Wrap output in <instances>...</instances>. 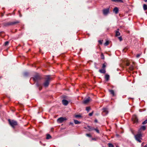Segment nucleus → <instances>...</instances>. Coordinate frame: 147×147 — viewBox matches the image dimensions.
Wrapping results in <instances>:
<instances>
[{"mask_svg":"<svg viewBox=\"0 0 147 147\" xmlns=\"http://www.w3.org/2000/svg\"><path fill=\"white\" fill-rule=\"evenodd\" d=\"M116 147H119V146H117Z\"/></svg>","mask_w":147,"mask_h":147,"instance_id":"47","label":"nucleus"},{"mask_svg":"<svg viewBox=\"0 0 147 147\" xmlns=\"http://www.w3.org/2000/svg\"><path fill=\"white\" fill-rule=\"evenodd\" d=\"M118 38L120 41H121L122 40V38L121 36H120Z\"/></svg>","mask_w":147,"mask_h":147,"instance_id":"33","label":"nucleus"},{"mask_svg":"<svg viewBox=\"0 0 147 147\" xmlns=\"http://www.w3.org/2000/svg\"><path fill=\"white\" fill-rule=\"evenodd\" d=\"M133 65H131L129 67V69L130 70H132L134 69V63H133Z\"/></svg>","mask_w":147,"mask_h":147,"instance_id":"18","label":"nucleus"},{"mask_svg":"<svg viewBox=\"0 0 147 147\" xmlns=\"http://www.w3.org/2000/svg\"><path fill=\"white\" fill-rule=\"evenodd\" d=\"M105 67H106V65H105V64H103L102 65V68H103V69H105Z\"/></svg>","mask_w":147,"mask_h":147,"instance_id":"35","label":"nucleus"},{"mask_svg":"<svg viewBox=\"0 0 147 147\" xmlns=\"http://www.w3.org/2000/svg\"><path fill=\"white\" fill-rule=\"evenodd\" d=\"M19 22H8L6 23L5 24V26H8L10 25H12L14 24H15L17 23H18Z\"/></svg>","mask_w":147,"mask_h":147,"instance_id":"9","label":"nucleus"},{"mask_svg":"<svg viewBox=\"0 0 147 147\" xmlns=\"http://www.w3.org/2000/svg\"><path fill=\"white\" fill-rule=\"evenodd\" d=\"M109 76L108 74H106L105 75V79L107 81H108L109 80Z\"/></svg>","mask_w":147,"mask_h":147,"instance_id":"16","label":"nucleus"},{"mask_svg":"<svg viewBox=\"0 0 147 147\" xmlns=\"http://www.w3.org/2000/svg\"><path fill=\"white\" fill-rule=\"evenodd\" d=\"M66 120L67 119L65 117L64 118L63 117H61L57 119V121L58 122L61 123L63 121H64Z\"/></svg>","mask_w":147,"mask_h":147,"instance_id":"7","label":"nucleus"},{"mask_svg":"<svg viewBox=\"0 0 147 147\" xmlns=\"http://www.w3.org/2000/svg\"><path fill=\"white\" fill-rule=\"evenodd\" d=\"M109 44V42L108 41H107L105 43L104 45L105 46H107Z\"/></svg>","mask_w":147,"mask_h":147,"instance_id":"28","label":"nucleus"},{"mask_svg":"<svg viewBox=\"0 0 147 147\" xmlns=\"http://www.w3.org/2000/svg\"><path fill=\"white\" fill-rule=\"evenodd\" d=\"M36 85H37V86H38V84H36Z\"/></svg>","mask_w":147,"mask_h":147,"instance_id":"45","label":"nucleus"},{"mask_svg":"<svg viewBox=\"0 0 147 147\" xmlns=\"http://www.w3.org/2000/svg\"><path fill=\"white\" fill-rule=\"evenodd\" d=\"M62 102L63 104L64 105H67L68 103V101L67 100L65 99H63L62 100Z\"/></svg>","mask_w":147,"mask_h":147,"instance_id":"11","label":"nucleus"},{"mask_svg":"<svg viewBox=\"0 0 147 147\" xmlns=\"http://www.w3.org/2000/svg\"><path fill=\"white\" fill-rule=\"evenodd\" d=\"M147 123V119L146 120H145L144 122H143L142 124L143 125H144Z\"/></svg>","mask_w":147,"mask_h":147,"instance_id":"27","label":"nucleus"},{"mask_svg":"<svg viewBox=\"0 0 147 147\" xmlns=\"http://www.w3.org/2000/svg\"><path fill=\"white\" fill-rule=\"evenodd\" d=\"M69 124H70V125H74V123H72V122H70V123H69Z\"/></svg>","mask_w":147,"mask_h":147,"instance_id":"40","label":"nucleus"},{"mask_svg":"<svg viewBox=\"0 0 147 147\" xmlns=\"http://www.w3.org/2000/svg\"><path fill=\"white\" fill-rule=\"evenodd\" d=\"M95 121L96 122H97V121L96 120H95Z\"/></svg>","mask_w":147,"mask_h":147,"instance_id":"46","label":"nucleus"},{"mask_svg":"<svg viewBox=\"0 0 147 147\" xmlns=\"http://www.w3.org/2000/svg\"><path fill=\"white\" fill-rule=\"evenodd\" d=\"M94 130H95L98 133H99V130L97 129L94 128Z\"/></svg>","mask_w":147,"mask_h":147,"instance_id":"31","label":"nucleus"},{"mask_svg":"<svg viewBox=\"0 0 147 147\" xmlns=\"http://www.w3.org/2000/svg\"><path fill=\"white\" fill-rule=\"evenodd\" d=\"M74 117L76 118H80V117H81L82 116L81 115H76L74 116Z\"/></svg>","mask_w":147,"mask_h":147,"instance_id":"23","label":"nucleus"},{"mask_svg":"<svg viewBox=\"0 0 147 147\" xmlns=\"http://www.w3.org/2000/svg\"><path fill=\"white\" fill-rule=\"evenodd\" d=\"M102 41L101 40H99L98 41V42L100 44H102Z\"/></svg>","mask_w":147,"mask_h":147,"instance_id":"34","label":"nucleus"},{"mask_svg":"<svg viewBox=\"0 0 147 147\" xmlns=\"http://www.w3.org/2000/svg\"><path fill=\"white\" fill-rule=\"evenodd\" d=\"M52 79L51 77L50 76L48 75L46 76L45 78V82L43 83V85L45 87H47L49 86V82Z\"/></svg>","mask_w":147,"mask_h":147,"instance_id":"1","label":"nucleus"},{"mask_svg":"<svg viewBox=\"0 0 147 147\" xmlns=\"http://www.w3.org/2000/svg\"><path fill=\"white\" fill-rule=\"evenodd\" d=\"M119 29H117V30L115 31V36H118L120 35V33L119 32Z\"/></svg>","mask_w":147,"mask_h":147,"instance_id":"14","label":"nucleus"},{"mask_svg":"<svg viewBox=\"0 0 147 147\" xmlns=\"http://www.w3.org/2000/svg\"><path fill=\"white\" fill-rule=\"evenodd\" d=\"M86 110L88 112H89L90 110V108L89 107H86Z\"/></svg>","mask_w":147,"mask_h":147,"instance_id":"26","label":"nucleus"},{"mask_svg":"<svg viewBox=\"0 0 147 147\" xmlns=\"http://www.w3.org/2000/svg\"><path fill=\"white\" fill-rule=\"evenodd\" d=\"M92 140H96V139L95 138H92Z\"/></svg>","mask_w":147,"mask_h":147,"instance_id":"41","label":"nucleus"},{"mask_svg":"<svg viewBox=\"0 0 147 147\" xmlns=\"http://www.w3.org/2000/svg\"><path fill=\"white\" fill-rule=\"evenodd\" d=\"M99 71L100 73L102 74H105L106 73V70L105 69H100Z\"/></svg>","mask_w":147,"mask_h":147,"instance_id":"13","label":"nucleus"},{"mask_svg":"<svg viewBox=\"0 0 147 147\" xmlns=\"http://www.w3.org/2000/svg\"><path fill=\"white\" fill-rule=\"evenodd\" d=\"M126 65L127 66H129V63L128 62H127L126 63Z\"/></svg>","mask_w":147,"mask_h":147,"instance_id":"37","label":"nucleus"},{"mask_svg":"<svg viewBox=\"0 0 147 147\" xmlns=\"http://www.w3.org/2000/svg\"><path fill=\"white\" fill-rule=\"evenodd\" d=\"M146 126L144 125H143L141 126L140 128L138 131V132H140V131L141 130H145L146 129Z\"/></svg>","mask_w":147,"mask_h":147,"instance_id":"12","label":"nucleus"},{"mask_svg":"<svg viewBox=\"0 0 147 147\" xmlns=\"http://www.w3.org/2000/svg\"><path fill=\"white\" fill-rule=\"evenodd\" d=\"M9 43V42L8 41H6L4 43V45L5 46H7L8 45Z\"/></svg>","mask_w":147,"mask_h":147,"instance_id":"29","label":"nucleus"},{"mask_svg":"<svg viewBox=\"0 0 147 147\" xmlns=\"http://www.w3.org/2000/svg\"><path fill=\"white\" fill-rule=\"evenodd\" d=\"M86 135L88 137H91V135L90 134H86Z\"/></svg>","mask_w":147,"mask_h":147,"instance_id":"30","label":"nucleus"},{"mask_svg":"<svg viewBox=\"0 0 147 147\" xmlns=\"http://www.w3.org/2000/svg\"><path fill=\"white\" fill-rule=\"evenodd\" d=\"M132 120L134 123H137L138 121V119L136 115H133L132 117Z\"/></svg>","mask_w":147,"mask_h":147,"instance_id":"5","label":"nucleus"},{"mask_svg":"<svg viewBox=\"0 0 147 147\" xmlns=\"http://www.w3.org/2000/svg\"><path fill=\"white\" fill-rule=\"evenodd\" d=\"M74 123L76 124H79L80 123V122L78 121L77 120H74Z\"/></svg>","mask_w":147,"mask_h":147,"instance_id":"19","label":"nucleus"},{"mask_svg":"<svg viewBox=\"0 0 147 147\" xmlns=\"http://www.w3.org/2000/svg\"><path fill=\"white\" fill-rule=\"evenodd\" d=\"M144 147H147V145H145Z\"/></svg>","mask_w":147,"mask_h":147,"instance_id":"44","label":"nucleus"},{"mask_svg":"<svg viewBox=\"0 0 147 147\" xmlns=\"http://www.w3.org/2000/svg\"><path fill=\"white\" fill-rule=\"evenodd\" d=\"M51 135L49 134H47V135L46 139H49L51 138Z\"/></svg>","mask_w":147,"mask_h":147,"instance_id":"22","label":"nucleus"},{"mask_svg":"<svg viewBox=\"0 0 147 147\" xmlns=\"http://www.w3.org/2000/svg\"><path fill=\"white\" fill-rule=\"evenodd\" d=\"M8 121L10 125L13 127H14L15 126L17 125V123L16 121L13 120H11L9 119Z\"/></svg>","mask_w":147,"mask_h":147,"instance_id":"3","label":"nucleus"},{"mask_svg":"<svg viewBox=\"0 0 147 147\" xmlns=\"http://www.w3.org/2000/svg\"><path fill=\"white\" fill-rule=\"evenodd\" d=\"M140 55H141L140 54H137L136 56V57L138 58H139L140 57Z\"/></svg>","mask_w":147,"mask_h":147,"instance_id":"36","label":"nucleus"},{"mask_svg":"<svg viewBox=\"0 0 147 147\" xmlns=\"http://www.w3.org/2000/svg\"><path fill=\"white\" fill-rule=\"evenodd\" d=\"M143 8L144 10H146L147 9V5L145 4H144Z\"/></svg>","mask_w":147,"mask_h":147,"instance_id":"20","label":"nucleus"},{"mask_svg":"<svg viewBox=\"0 0 147 147\" xmlns=\"http://www.w3.org/2000/svg\"><path fill=\"white\" fill-rule=\"evenodd\" d=\"M20 17H21V15H20Z\"/></svg>","mask_w":147,"mask_h":147,"instance_id":"50","label":"nucleus"},{"mask_svg":"<svg viewBox=\"0 0 147 147\" xmlns=\"http://www.w3.org/2000/svg\"><path fill=\"white\" fill-rule=\"evenodd\" d=\"M108 145L109 147H114L113 145L111 143H108Z\"/></svg>","mask_w":147,"mask_h":147,"instance_id":"25","label":"nucleus"},{"mask_svg":"<svg viewBox=\"0 0 147 147\" xmlns=\"http://www.w3.org/2000/svg\"><path fill=\"white\" fill-rule=\"evenodd\" d=\"M103 110L102 114L103 115H107L108 113V111L107 109L103 108Z\"/></svg>","mask_w":147,"mask_h":147,"instance_id":"8","label":"nucleus"},{"mask_svg":"<svg viewBox=\"0 0 147 147\" xmlns=\"http://www.w3.org/2000/svg\"><path fill=\"white\" fill-rule=\"evenodd\" d=\"M93 114V112H92V113H90L89 114V116H91Z\"/></svg>","mask_w":147,"mask_h":147,"instance_id":"32","label":"nucleus"},{"mask_svg":"<svg viewBox=\"0 0 147 147\" xmlns=\"http://www.w3.org/2000/svg\"><path fill=\"white\" fill-rule=\"evenodd\" d=\"M91 100V99L90 97H88L87 99L84 100L83 102V103L84 104H86L90 100Z\"/></svg>","mask_w":147,"mask_h":147,"instance_id":"10","label":"nucleus"},{"mask_svg":"<svg viewBox=\"0 0 147 147\" xmlns=\"http://www.w3.org/2000/svg\"><path fill=\"white\" fill-rule=\"evenodd\" d=\"M111 1H113L115 2H123L122 0H111Z\"/></svg>","mask_w":147,"mask_h":147,"instance_id":"24","label":"nucleus"},{"mask_svg":"<svg viewBox=\"0 0 147 147\" xmlns=\"http://www.w3.org/2000/svg\"><path fill=\"white\" fill-rule=\"evenodd\" d=\"M142 135L141 133H139L134 135V137L136 140L139 142H141L142 139Z\"/></svg>","mask_w":147,"mask_h":147,"instance_id":"2","label":"nucleus"},{"mask_svg":"<svg viewBox=\"0 0 147 147\" xmlns=\"http://www.w3.org/2000/svg\"><path fill=\"white\" fill-rule=\"evenodd\" d=\"M28 75V73L26 72V73H24V75L25 76H27Z\"/></svg>","mask_w":147,"mask_h":147,"instance_id":"39","label":"nucleus"},{"mask_svg":"<svg viewBox=\"0 0 147 147\" xmlns=\"http://www.w3.org/2000/svg\"><path fill=\"white\" fill-rule=\"evenodd\" d=\"M18 12H19V13H20V11H18Z\"/></svg>","mask_w":147,"mask_h":147,"instance_id":"49","label":"nucleus"},{"mask_svg":"<svg viewBox=\"0 0 147 147\" xmlns=\"http://www.w3.org/2000/svg\"><path fill=\"white\" fill-rule=\"evenodd\" d=\"M144 145V143H142L141 144V146H143Z\"/></svg>","mask_w":147,"mask_h":147,"instance_id":"42","label":"nucleus"},{"mask_svg":"<svg viewBox=\"0 0 147 147\" xmlns=\"http://www.w3.org/2000/svg\"><path fill=\"white\" fill-rule=\"evenodd\" d=\"M103 12L104 15H107L109 12V8H107L103 9Z\"/></svg>","mask_w":147,"mask_h":147,"instance_id":"6","label":"nucleus"},{"mask_svg":"<svg viewBox=\"0 0 147 147\" xmlns=\"http://www.w3.org/2000/svg\"><path fill=\"white\" fill-rule=\"evenodd\" d=\"M144 1L145 2H147V0H144Z\"/></svg>","mask_w":147,"mask_h":147,"instance_id":"43","label":"nucleus"},{"mask_svg":"<svg viewBox=\"0 0 147 147\" xmlns=\"http://www.w3.org/2000/svg\"><path fill=\"white\" fill-rule=\"evenodd\" d=\"M96 68V69H98V68L96 67H95Z\"/></svg>","mask_w":147,"mask_h":147,"instance_id":"48","label":"nucleus"},{"mask_svg":"<svg viewBox=\"0 0 147 147\" xmlns=\"http://www.w3.org/2000/svg\"><path fill=\"white\" fill-rule=\"evenodd\" d=\"M113 11L116 14H117L118 11V9L117 7H115L113 9Z\"/></svg>","mask_w":147,"mask_h":147,"instance_id":"15","label":"nucleus"},{"mask_svg":"<svg viewBox=\"0 0 147 147\" xmlns=\"http://www.w3.org/2000/svg\"><path fill=\"white\" fill-rule=\"evenodd\" d=\"M109 92H110V93L113 95V96L114 95V92L113 90H109Z\"/></svg>","mask_w":147,"mask_h":147,"instance_id":"21","label":"nucleus"},{"mask_svg":"<svg viewBox=\"0 0 147 147\" xmlns=\"http://www.w3.org/2000/svg\"><path fill=\"white\" fill-rule=\"evenodd\" d=\"M41 79V77L38 75H36L33 78V80L35 82H37L39 80Z\"/></svg>","mask_w":147,"mask_h":147,"instance_id":"4","label":"nucleus"},{"mask_svg":"<svg viewBox=\"0 0 147 147\" xmlns=\"http://www.w3.org/2000/svg\"><path fill=\"white\" fill-rule=\"evenodd\" d=\"M88 128L89 130V131H91L94 130V128L90 126H88Z\"/></svg>","mask_w":147,"mask_h":147,"instance_id":"17","label":"nucleus"},{"mask_svg":"<svg viewBox=\"0 0 147 147\" xmlns=\"http://www.w3.org/2000/svg\"><path fill=\"white\" fill-rule=\"evenodd\" d=\"M101 58L102 59H104V56L102 54H101Z\"/></svg>","mask_w":147,"mask_h":147,"instance_id":"38","label":"nucleus"}]
</instances>
